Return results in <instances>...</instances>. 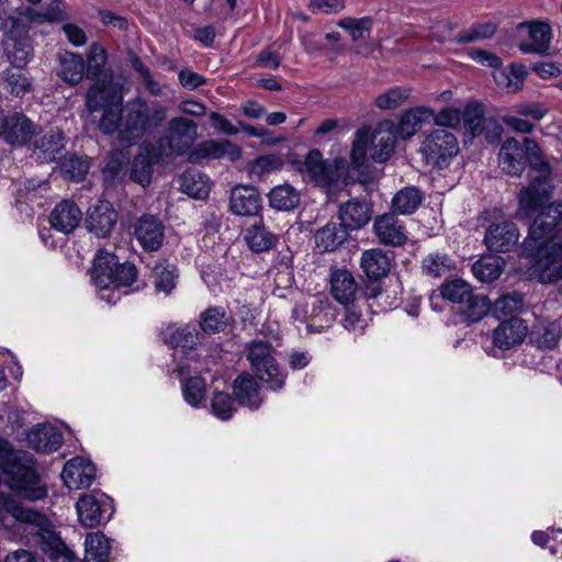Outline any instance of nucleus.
I'll return each mask as SVG.
<instances>
[{
    "label": "nucleus",
    "mask_w": 562,
    "mask_h": 562,
    "mask_svg": "<svg viewBox=\"0 0 562 562\" xmlns=\"http://www.w3.org/2000/svg\"><path fill=\"white\" fill-rule=\"evenodd\" d=\"M205 393L204 380L200 376H191L183 385L184 400L192 406H198Z\"/></svg>",
    "instance_id": "62"
},
{
    "label": "nucleus",
    "mask_w": 562,
    "mask_h": 562,
    "mask_svg": "<svg viewBox=\"0 0 562 562\" xmlns=\"http://www.w3.org/2000/svg\"><path fill=\"white\" fill-rule=\"evenodd\" d=\"M282 159L277 155H263L248 162L247 172L250 178L263 179L268 173L281 169Z\"/></svg>",
    "instance_id": "50"
},
{
    "label": "nucleus",
    "mask_w": 562,
    "mask_h": 562,
    "mask_svg": "<svg viewBox=\"0 0 562 562\" xmlns=\"http://www.w3.org/2000/svg\"><path fill=\"white\" fill-rule=\"evenodd\" d=\"M270 207L277 211H292L300 205L301 193L290 183L273 187L268 193Z\"/></svg>",
    "instance_id": "38"
},
{
    "label": "nucleus",
    "mask_w": 562,
    "mask_h": 562,
    "mask_svg": "<svg viewBox=\"0 0 562 562\" xmlns=\"http://www.w3.org/2000/svg\"><path fill=\"white\" fill-rule=\"evenodd\" d=\"M393 257L380 248L364 250L360 258V268L367 278L363 294L375 299L382 293L381 280L391 271Z\"/></svg>",
    "instance_id": "8"
},
{
    "label": "nucleus",
    "mask_w": 562,
    "mask_h": 562,
    "mask_svg": "<svg viewBox=\"0 0 562 562\" xmlns=\"http://www.w3.org/2000/svg\"><path fill=\"white\" fill-rule=\"evenodd\" d=\"M461 121L474 136L484 134L491 143L497 140L503 132L502 125L494 119H486L484 108L479 102H470L461 112Z\"/></svg>",
    "instance_id": "12"
},
{
    "label": "nucleus",
    "mask_w": 562,
    "mask_h": 562,
    "mask_svg": "<svg viewBox=\"0 0 562 562\" xmlns=\"http://www.w3.org/2000/svg\"><path fill=\"white\" fill-rule=\"evenodd\" d=\"M231 211L239 216H256L262 209V200L257 188L236 186L231 191Z\"/></svg>",
    "instance_id": "19"
},
{
    "label": "nucleus",
    "mask_w": 562,
    "mask_h": 562,
    "mask_svg": "<svg viewBox=\"0 0 562 562\" xmlns=\"http://www.w3.org/2000/svg\"><path fill=\"white\" fill-rule=\"evenodd\" d=\"M165 341L172 348H181L187 350L194 349L199 344V333L192 326H183L172 330Z\"/></svg>",
    "instance_id": "49"
},
{
    "label": "nucleus",
    "mask_w": 562,
    "mask_h": 562,
    "mask_svg": "<svg viewBox=\"0 0 562 562\" xmlns=\"http://www.w3.org/2000/svg\"><path fill=\"white\" fill-rule=\"evenodd\" d=\"M373 231L379 241L386 246L400 247L407 240L406 228L394 213L375 217Z\"/></svg>",
    "instance_id": "18"
},
{
    "label": "nucleus",
    "mask_w": 562,
    "mask_h": 562,
    "mask_svg": "<svg viewBox=\"0 0 562 562\" xmlns=\"http://www.w3.org/2000/svg\"><path fill=\"white\" fill-rule=\"evenodd\" d=\"M527 335V326L521 318L512 317L502 322L493 333V344L499 349H510L522 342Z\"/></svg>",
    "instance_id": "26"
},
{
    "label": "nucleus",
    "mask_w": 562,
    "mask_h": 562,
    "mask_svg": "<svg viewBox=\"0 0 562 562\" xmlns=\"http://www.w3.org/2000/svg\"><path fill=\"white\" fill-rule=\"evenodd\" d=\"M61 440V434L49 425H37L26 434L29 447L43 453L59 449Z\"/></svg>",
    "instance_id": "30"
},
{
    "label": "nucleus",
    "mask_w": 562,
    "mask_h": 562,
    "mask_svg": "<svg viewBox=\"0 0 562 562\" xmlns=\"http://www.w3.org/2000/svg\"><path fill=\"white\" fill-rule=\"evenodd\" d=\"M108 54L102 45L93 43L88 54L87 66L85 65L88 79H98L106 64Z\"/></svg>",
    "instance_id": "52"
},
{
    "label": "nucleus",
    "mask_w": 562,
    "mask_h": 562,
    "mask_svg": "<svg viewBox=\"0 0 562 562\" xmlns=\"http://www.w3.org/2000/svg\"><path fill=\"white\" fill-rule=\"evenodd\" d=\"M272 352L270 342L256 339L248 344L247 360L256 376L267 383L269 389L278 391L284 386L286 373L281 370Z\"/></svg>",
    "instance_id": "5"
},
{
    "label": "nucleus",
    "mask_w": 562,
    "mask_h": 562,
    "mask_svg": "<svg viewBox=\"0 0 562 562\" xmlns=\"http://www.w3.org/2000/svg\"><path fill=\"white\" fill-rule=\"evenodd\" d=\"M60 169L65 178L80 181L89 170V162L77 155H69L63 160Z\"/></svg>",
    "instance_id": "54"
},
{
    "label": "nucleus",
    "mask_w": 562,
    "mask_h": 562,
    "mask_svg": "<svg viewBox=\"0 0 562 562\" xmlns=\"http://www.w3.org/2000/svg\"><path fill=\"white\" fill-rule=\"evenodd\" d=\"M497 30L493 22L476 23L457 35L453 41L457 44H469L476 41L491 38Z\"/></svg>",
    "instance_id": "51"
},
{
    "label": "nucleus",
    "mask_w": 562,
    "mask_h": 562,
    "mask_svg": "<svg viewBox=\"0 0 562 562\" xmlns=\"http://www.w3.org/2000/svg\"><path fill=\"white\" fill-rule=\"evenodd\" d=\"M76 507L79 521L87 528H94L109 520L114 510L112 499L103 493L82 495Z\"/></svg>",
    "instance_id": "11"
},
{
    "label": "nucleus",
    "mask_w": 562,
    "mask_h": 562,
    "mask_svg": "<svg viewBox=\"0 0 562 562\" xmlns=\"http://www.w3.org/2000/svg\"><path fill=\"white\" fill-rule=\"evenodd\" d=\"M473 272L477 279L483 282H492L502 273L499 258H484L473 265Z\"/></svg>",
    "instance_id": "57"
},
{
    "label": "nucleus",
    "mask_w": 562,
    "mask_h": 562,
    "mask_svg": "<svg viewBox=\"0 0 562 562\" xmlns=\"http://www.w3.org/2000/svg\"><path fill=\"white\" fill-rule=\"evenodd\" d=\"M195 177L202 178L201 175H193L190 172H186L181 177V188L182 191L188 195H191L196 199H202L207 195L209 188L203 182H198Z\"/></svg>",
    "instance_id": "64"
},
{
    "label": "nucleus",
    "mask_w": 562,
    "mask_h": 562,
    "mask_svg": "<svg viewBox=\"0 0 562 562\" xmlns=\"http://www.w3.org/2000/svg\"><path fill=\"white\" fill-rule=\"evenodd\" d=\"M528 29L530 42H521L519 49L522 53L544 54L550 47L551 27L543 22H524L519 24V29Z\"/></svg>",
    "instance_id": "31"
},
{
    "label": "nucleus",
    "mask_w": 562,
    "mask_h": 562,
    "mask_svg": "<svg viewBox=\"0 0 562 562\" xmlns=\"http://www.w3.org/2000/svg\"><path fill=\"white\" fill-rule=\"evenodd\" d=\"M370 146V127L362 126L356 132L350 151V165L353 170L360 171L367 165V151Z\"/></svg>",
    "instance_id": "45"
},
{
    "label": "nucleus",
    "mask_w": 562,
    "mask_h": 562,
    "mask_svg": "<svg viewBox=\"0 0 562 562\" xmlns=\"http://www.w3.org/2000/svg\"><path fill=\"white\" fill-rule=\"evenodd\" d=\"M2 472L8 487L23 501L36 502L47 497V485L36 470V460L24 450L11 451L2 461Z\"/></svg>",
    "instance_id": "3"
},
{
    "label": "nucleus",
    "mask_w": 562,
    "mask_h": 562,
    "mask_svg": "<svg viewBox=\"0 0 562 562\" xmlns=\"http://www.w3.org/2000/svg\"><path fill=\"white\" fill-rule=\"evenodd\" d=\"M396 134L389 122L381 123L372 132L370 128L371 158L376 162L386 161L394 151Z\"/></svg>",
    "instance_id": "22"
},
{
    "label": "nucleus",
    "mask_w": 562,
    "mask_h": 562,
    "mask_svg": "<svg viewBox=\"0 0 562 562\" xmlns=\"http://www.w3.org/2000/svg\"><path fill=\"white\" fill-rule=\"evenodd\" d=\"M86 106L90 113L102 110L98 128L104 135H115L117 143L130 148L136 145L147 132L162 124L167 119V106L155 102L149 104L144 98L136 97L122 103H111L106 86L97 81L86 95Z\"/></svg>",
    "instance_id": "1"
},
{
    "label": "nucleus",
    "mask_w": 562,
    "mask_h": 562,
    "mask_svg": "<svg viewBox=\"0 0 562 562\" xmlns=\"http://www.w3.org/2000/svg\"><path fill=\"white\" fill-rule=\"evenodd\" d=\"M532 337L539 348L553 349L561 338L560 325L550 323L538 333H532Z\"/></svg>",
    "instance_id": "61"
},
{
    "label": "nucleus",
    "mask_w": 562,
    "mask_h": 562,
    "mask_svg": "<svg viewBox=\"0 0 562 562\" xmlns=\"http://www.w3.org/2000/svg\"><path fill=\"white\" fill-rule=\"evenodd\" d=\"M179 273L173 263L161 260L154 267V284L158 292L170 294L176 288Z\"/></svg>",
    "instance_id": "44"
},
{
    "label": "nucleus",
    "mask_w": 562,
    "mask_h": 562,
    "mask_svg": "<svg viewBox=\"0 0 562 562\" xmlns=\"http://www.w3.org/2000/svg\"><path fill=\"white\" fill-rule=\"evenodd\" d=\"M423 200L424 194L417 187H405L396 192L392 199L393 213L413 214L420 206Z\"/></svg>",
    "instance_id": "41"
},
{
    "label": "nucleus",
    "mask_w": 562,
    "mask_h": 562,
    "mask_svg": "<svg viewBox=\"0 0 562 562\" xmlns=\"http://www.w3.org/2000/svg\"><path fill=\"white\" fill-rule=\"evenodd\" d=\"M2 138L11 145L22 146L35 134V125L24 114L3 115Z\"/></svg>",
    "instance_id": "20"
},
{
    "label": "nucleus",
    "mask_w": 562,
    "mask_h": 562,
    "mask_svg": "<svg viewBox=\"0 0 562 562\" xmlns=\"http://www.w3.org/2000/svg\"><path fill=\"white\" fill-rule=\"evenodd\" d=\"M137 276L138 271L134 263L128 261L120 263L112 252L100 249L94 256L91 279L101 292V300L110 304L120 300L121 289L132 286Z\"/></svg>",
    "instance_id": "4"
},
{
    "label": "nucleus",
    "mask_w": 562,
    "mask_h": 562,
    "mask_svg": "<svg viewBox=\"0 0 562 562\" xmlns=\"http://www.w3.org/2000/svg\"><path fill=\"white\" fill-rule=\"evenodd\" d=\"M64 134L59 130H49L35 138L33 153L43 162L55 161L64 155Z\"/></svg>",
    "instance_id": "24"
},
{
    "label": "nucleus",
    "mask_w": 562,
    "mask_h": 562,
    "mask_svg": "<svg viewBox=\"0 0 562 562\" xmlns=\"http://www.w3.org/2000/svg\"><path fill=\"white\" fill-rule=\"evenodd\" d=\"M58 76L71 86L78 85L85 76L83 58L68 50L60 52L57 55Z\"/></svg>",
    "instance_id": "37"
},
{
    "label": "nucleus",
    "mask_w": 562,
    "mask_h": 562,
    "mask_svg": "<svg viewBox=\"0 0 562 562\" xmlns=\"http://www.w3.org/2000/svg\"><path fill=\"white\" fill-rule=\"evenodd\" d=\"M236 401L250 409H258L262 404L260 386L257 380L248 372H243L233 382Z\"/></svg>",
    "instance_id": "28"
},
{
    "label": "nucleus",
    "mask_w": 562,
    "mask_h": 562,
    "mask_svg": "<svg viewBox=\"0 0 562 562\" xmlns=\"http://www.w3.org/2000/svg\"><path fill=\"white\" fill-rule=\"evenodd\" d=\"M86 562H106L110 554V540L102 532L89 533L86 538Z\"/></svg>",
    "instance_id": "47"
},
{
    "label": "nucleus",
    "mask_w": 562,
    "mask_h": 562,
    "mask_svg": "<svg viewBox=\"0 0 562 562\" xmlns=\"http://www.w3.org/2000/svg\"><path fill=\"white\" fill-rule=\"evenodd\" d=\"M133 235L148 252L158 251L165 240V225L155 215L144 214L133 224Z\"/></svg>",
    "instance_id": "13"
},
{
    "label": "nucleus",
    "mask_w": 562,
    "mask_h": 562,
    "mask_svg": "<svg viewBox=\"0 0 562 562\" xmlns=\"http://www.w3.org/2000/svg\"><path fill=\"white\" fill-rule=\"evenodd\" d=\"M554 192L552 179L544 177H535L528 186L520 189L517 200L518 207L516 216L518 218H530L536 212L551 202Z\"/></svg>",
    "instance_id": "10"
},
{
    "label": "nucleus",
    "mask_w": 562,
    "mask_h": 562,
    "mask_svg": "<svg viewBox=\"0 0 562 562\" xmlns=\"http://www.w3.org/2000/svg\"><path fill=\"white\" fill-rule=\"evenodd\" d=\"M420 153L428 165L442 169L458 155L459 142L452 132L437 128L426 136Z\"/></svg>",
    "instance_id": "7"
},
{
    "label": "nucleus",
    "mask_w": 562,
    "mask_h": 562,
    "mask_svg": "<svg viewBox=\"0 0 562 562\" xmlns=\"http://www.w3.org/2000/svg\"><path fill=\"white\" fill-rule=\"evenodd\" d=\"M491 311V301L486 295L472 292L469 299L454 313L460 317V322L472 325L482 321Z\"/></svg>",
    "instance_id": "33"
},
{
    "label": "nucleus",
    "mask_w": 562,
    "mask_h": 562,
    "mask_svg": "<svg viewBox=\"0 0 562 562\" xmlns=\"http://www.w3.org/2000/svg\"><path fill=\"white\" fill-rule=\"evenodd\" d=\"M434 115V111L426 106H417L403 113L396 128L397 135L407 139L412 137Z\"/></svg>",
    "instance_id": "40"
},
{
    "label": "nucleus",
    "mask_w": 562,
    "mask_h": 562,
    "mask_svg": "<svg viewBox=\"0 0 562 562\" xmlns=\"http://www.w3.org/2000/svg\"><path fill=\"white\" fill-rule=\"evenodd\" d=\"M519 232L515 223H493L485 232L484 243L491 251L507 252L518 243Z\"/></svg>",
    "instance_id": "17"
},
{
    "label": "nucleus",
    "mask_w": 562,
    "mask_h": 562,
    "mask_svg": "<svg viewBox=\"0 0 562 562\" xmlns=\"http://www.w3.org/2000/svg\"><path fill=\"white\" fill-rule=\"evenodd\" d=\"M227 157L231 161H237L241 158V149L229 139L203 140L188 153V161L200 164L204 159H221Z\"/></svg>",
    "instance_id": "14"
},
{
    "label": "nucleus",
    "mask_w": 562,
    "mask_h": 562,
    "mask_svg": "<svg viewBox=\"0 0 562 562\" xmlns=\"http://www.w3.org/2000/svg\"><path fill=\"white\" fill-rule=\"evenodd\" d=\"M161 157L159 149L154 144L140 147L132 164L131 179L142 186L148 184L151 179L153 167L160 161Z\"/></svg>",
    "instance_id": "25"
},
{
    "label": "nucleus",
    "mask_w": 562,
    "mask_h": 562,
    "mask_svg": "<svg viewBox=\"0 0 562 562\" xmlns=\"http://www.w3.org/2000/svg\"><path fill=\"white\" fill-rule=\"evenodd\" d=\"M338 25L346 30L353 41L364 38L372 26V19L369 16L355 19L346 18L338 22Z\"/></svg>",
    "instance_id": "60"
},
{
    "label": "nucleus",
    "mask_w": 562,
    "mask_h": 562,
    "mask_svg": "<svg viewBox=\"0 0 562 562\" xmlns=\"http://www.w3.org/2000/svg\"><path fill=\"white\" fill-rule=\"evenodd\" d=\"M297 170L308 176L310 180L318 186H336L346 171V160L336 158L331 162L323 159L319 150L308 151L304 161L299 164Z\"/></svg>",
    "instance_id": "9"
},
{
    "label": "nucleus",
    "mask_w": 562,
    "mask_h": 562,
    "mask_svg": "<svg viewBox=\"0 0 562 562\" xmlns=\"http://www.w3.org/2000/svg\"><path fill=\"white\" fill-rule=\"evenodd\" d=\"M198 138V125L192 120L178 116L169 121L164 134L157 140L156 148L161 156H181L192 147Z\"/></svg>",
    "instance_id": "6"
},
{
    "label": "nucleus",
    "mask_w": 562,
    "mask_h": 562,
    "mask_svg": "<svg viewBox=\"0 0 562 562\" xmlns=\"http://www.w3.org/2000/svg\"><path fill=\"white\" fill-rule=\"evenodd\" d=\"M81 218L78 205L71 200H63L50 212L49 223L56 231L69 234L79 226Z\"/></svg>",
    "instance_id": "23"
},
{
    "label": "nucleus",
    "mask_w": 562,
    "mask_h": 562,
    "mask_svg": "<svg viewBox=\"0 0 562 562\" xmlns=\"http://www.w3.org/2000/svg\"><path fill=\"white\" fill-rule=\"evenodd\" d=\"M438 291L440 297L451 302L456 307H459L467 299L470 297L473 289L468 282L461 279H453L445 281L438 288Z\"/></svg>",
    "instance_id": "46"
},
{
    "label": "nucleus",
    "mask_w": 562,
    "mask_h": 562,
    "mask_svg": "<svg viewBox=\"0 0 562 562\" xmlns=\"http://www.w3.org/2000/svg\"><path fill=\"white\" fill-rule=\"evenodd\" d=\"M95 474L97 469L90 460L75 457L64 465L61 479L69 490L77 491L89 488L95 480Z\"/></svg>",
    "instance_id": "16"
},
{
    "label": "nucleus",
    "mask_w": 562,
    "mask_h": 562,
    "mask_svg": "<svg viewBox=\"0 0 562 562\" xmlns=\"http://www.w3.org/2000/svg\"><path fill=\"white\" fill-rule=\"evenodd\" d=\"M371 217V206L356 198L341 203L338 209V218L348 232L361 229L370 222Z\"/></svg>",
    "instance_id": "21"
},
{
    "label": "nucleus",
    "mask_w": 562,
    "mask_h": 562,
    "mask_svg": "<svg viewBox=\"0 0 562 562\" xmlns=\"http://www.w3.org/2000/svg\"><path fill=\"white\" fill-rule=\"evenodd\" d=\"M562 200L551 201L536 212L522 241L524 254L535 259L541 267L542 281L555 282L562 279V262L557 259L562 254Z\"/></svg>",
    "instance_id": "2"
},
{
    "label": "nucleus",
    "mask_w": 562,
    "mask_h": 562,
    "mask_svg": "<svg viewBox=\"0 0 562 562\" xmlns=\"http://www.w3.org/2000/svg\"><path fill=\"white\" fill-rule=\"evenodd\" d=\"M130 162V153L126 149H113L108 157L103 175L109 180L120 178Z\"/></svg>",
    "instance_id": "53"
},
{
    "label": "nucleus",
    "mask_w": 562,
    "mask_h": 562,
    "mask_svg": "<svg viewBox=\"0 0 562 562\" xmlns=\"http://www.w3.org/2000/svg\"><path fill=\"white\" fill-rule=\"evenodd\" d=\"M4 53L13 66H25L32 57L31 38L4 42Z\"/></svg>",
    "instance_id": "48"
},
{
    "label": "nucleus",
    "mask_w": 562,
    "mask_h": 562,
    "mask_svg": "<svg viewBox=\"0 0 562 562\" xmlns=\"http://www.w3.org/2000/svg\"><path fill=\"white\" fill-rule=\"evenodd\" d=\"M525 75L522 65L512 64L508 71L502 70L495 74V80L498 86L507 88L508 91H516L522 83Z\"/></svg>",
    "instance_id": "55"
},
{
    "label": "nucleus",
    "mask_w": 562,
    "mask_h": 562,
    "mask_svg": "<svg viewBox=\"0 0 562 562\" xmlns=\"http://www.w3.org/2000/svg\"><path fill=\"white\" fill-rule=\"evenodd\" d=\"M498 164L508 176L519 177L522 173L526 167L524 148L516 138L509 137L503 143L498 154Z\"/></svg>",
    "instance_id": "27"
},
{
    "label": "nucleus",
    "mask_w": 562,
    "mask_h": 562,
    "mask_svg": "<svg viewBox=\"0 0 562 562\" xmlns=\"http://www.w3.org/2000/svg\"><path fill=\"white\" fill-rule=\"evenodd\" d=\"M344 306V315L340 321L344 328L348 331L362 333L367 327V321L362 317L361 312L356 308L353 303Z\"/></svg>",
    "instance_id": "63"
},
{
    "label": "nucleus",
    "mask_w": 562,
    "mask_h": 562,
    "mask_svg": "<svg viewBox=\"0 0 562 562\" xmlns=\"http://www.w3.org/2000/svg\"><path fill=\"white\" fill-rule=\"evenodd\" d=\"M4 31V42H13L15 40H27L30 24L26 23L23 18L9 16L2 24L1 27Z\"/></svg>",
    "instance_id": "56"
},
{
    "label": "nucleus",
    "mask_w": 562,
    "mask_h": 562,
    "mask_svg": "<svg viewBox=\"0 0 562 562\" xmlns=\"http://www.w3.org/2000/svg\"><path fill=\"white\" fill-rule=\"evenodd\" d=\"M116 222L117 213L108 201L99 200L87 211L86 227L97 237H109Z\"/></svg>",
    "instance_id": "15"
},
{
    "label": "nucleus",
    "mask_w": 562,
    "mask_h": 562,
    "mask_svg": "<svg viewBox=\"0 0 562 562\" xmlns=\"http://www.w3.org/2000/svg\"><path fill=\"white\" fill-rule=\"evenodd\" d=\"M358 284L346 269H337L330 274V293L334 299L342 305L353 303Z\"/></svg>",
    "instance_id": "32"
},
{
    "label": "nucleus",
    "mask_w": 562,
    "mask_h": 562,
    "mask_svg": "<svg viewBox=\"0 0 562 562\" xmlns=\"http://www.w3.org/2000/svg\"><path fill=\"white\" fill-rule=\"evenodd\" d=\"M0 513L10 514L16 521L36 527H43L47 522L45 515L18 504L12 497L2 492H0Z\"/></svg>",
    "instance_id": "35"
},
{
    "label": "nucleus",
    "mask_w": 562,
    "mask_h": 562,
    "mask_svg": "<svg viewBox=\"0 0 562 562\" xmlns=\"http://www.w3.org/2000/svg\"><path fill=\"white\" fill-rule=\"evenodd\" d=\"M244 240L252 252L261 254L273 249L279 244L280 236L259 221L245 231Z\"/></svg>",
    "instance_id": "29"
},
{
    "label": "nucleus",
    "mask_w": 562,
    "mask_h": 562,
    "mask_svg": "<svg viewBox=\"0 0 562 562\" xmlns=\"http://www.w3.org/2000/svg\"><path fill=\"white\" fill-rule=\"evenodd\" d=\"M1 78L3 87L14 97H23L32 89V78L24 66H13L3 70Z\"/></svg>",
    "instance_id": "39"
},
{
    "label": "nucleus",
    "mask_w": 562,
    "mask_h": 562,
    "mask_svg": "<svg viewBox=\"0 0 562 562\" xmlns=\"http://www.w3.org/2000/svg\"><path fill=\"white\" fill-rule=\"evenodd\" d=\"M423 272L431 278H441L457 269L456 261L447 254L431 252L422 261Z\"/></svg>",
    "instance_id": "43"
},
{
    "label": "nucleus",
    "mask_w": 562,
    "mask_h": 562,
    "mask_svg": "<svg viewBox=\"0 0 562 562\" xmlns=\"http://www.w3.org/2000/svg\"><path fill=\"white\" fill-rule=\"evenodd\" d=\"M212 413L220 419L227 420L236 412L234 398L225 392H215L211 400Z\"/></svg>",
    "instance_id": "59"
},
{
    "label": "nucleus",
    "mask_w": 562,
    "mask_h": 562,
    "mask_svg": "<svg viewBox=\"0 0 562 562\" xmlns=\"http://www.w3.org/2000/svg\"><path fill=\"white\" fill-rule=\"evenodd\" d=\"M525 300L524 295L518 292H510L501 295L492 305L491 313L497 319L517 317L524 308Z\"/></svg>",
    "instance_id": "42"
},
{
    "label": "nucleus",
    "mask_w": 562,
    "mask_h": 562,
    "mask_svg": "<svg viewBox=\"0 0 562 562\" xmlns=\"http://www.w3.org/2000/svg\"><path fill=\"white\" fill-rule=\"evenodd\" d=\"M408 97V89L397 87L378 95L374 103L381 110H393L401 106Z\"/></svg>",
    "instance_id": "58"
},
{
    "label": "nucleus",
    "mask_w": 562,
    "mask_h": 562,
    "mask_svg": "<svg viewBox=\"0 0 562 562\" xmlns=\"http://www.w3.org/2000/svg\"><path fill=\"white\" fill-rule=\"evenodd\" d=\"M234 325V317L222 306H211L199 316L200 329L206 335L224 333Z\"/></svg>",
    "instance_id": "34"
},
{
    "label": "nucleus",
    "mask_w": 562,
    "mask_h": 562,
    "mask_svg": "<svg viewBox=\"0 0 562 562\" xmlns=\"http://www.w3.org/2000/svg\"><path fill=\"white\" fill-rule=\"evenodd\" d=\"M316 247L323 252L337 250L349 237L341 223H327L315 233Z\"/></svg>",
    "instance_id": "36"
}]
</instances>
